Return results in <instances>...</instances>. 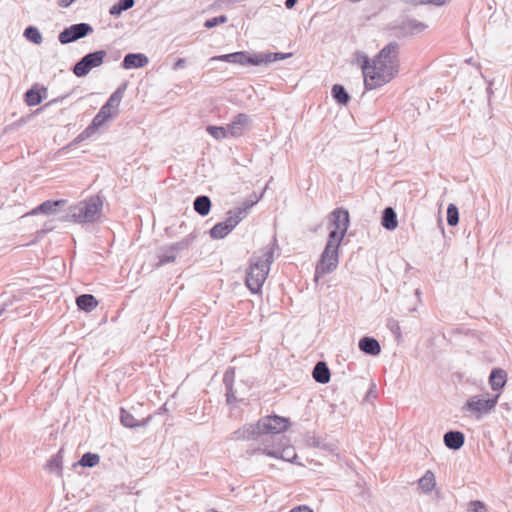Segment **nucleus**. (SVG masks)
<instances>
[{
  "label": "nucleus",
  "mask_w": 512,
  "mask_h": 512,
  "mask_svg": "<svg viewBox=\"0 0 512 512\" xmlns=\"http://www.w3.org/2000/svg\"><path fill=\"white\" fill-rule=\"evenodd\" d=\"M398 54L399 45L396 42L384 46L372 61L368 56L358 54L357 61L360 63L367 90L388 83L398 74Z\"/></svg>",
  "instance_id": "nucleus-1"
},
{
  "label": "nucleus",
  "mask_w": 512,
  "mask_h": 512,
  "mask_svg": "<svg viewBox=\"0 0 512 512\" xmlns=\"http://www.w3.org/2000/svg\"><path fill=\"white\" fill-rule=\"evenodd\" d=\"M329 220L332 229L315 267V281H318L319 277L323 275L332 273L338 266L339 247L350 225L349 211L338 207L330 213Z\"/></svg>",
  "instance_id": "nucleus-2"
},
{
  "label": "nucleus",
  "mask_w": 512,
  "mask_h": 512,
  "mask_svg": "<svg viewBox=\"0 0 512 512\" xmlns=\"http://www.w3.org/2000/svg\"><path fill=\"white\" fill-rule=\"evenodd\" d=\"M277 247L276 238L271 245L267 246L262 255L254 253L249 260L245 283L247 288L253 294L261 292L262 286L267 279L270 266L274 261V250Z\"/></svg>",
  "instance_id": "nucleus-3"
},
{
  "label": "nucleus",
  "mask_w": 512,
  "mask_h": 512,
  "mask_svg": "<svg viewBox=\"0 0 512 512\" xmlns=\"http://www.w3.org/2000/svg\"><path fill=\"white\" fill-rule=\"evenodd\" d=\"M103 200L100 196H93L87 200L80 201L69 208L67 213L60 220L75 223H93L101 215Z\"/></svg>",
  "instance_id": "nucleus-4"
},
{
  "label": "nucleus",
  "mask_w": 512,
  "mask_h": 512,
  "mask_svg": "<svg viewBox=\"0 0 512 512\" xmlns=\"http://www.w3.org/2000/svg\"><path fill=\"white\" fill-rule=\"evenodd\" d=\"M196 238L197 234L192 232L178 242L159 247L156 251L157 261L153 264V267L158 269L166 264L174 263L180 252L188 249Z\"/></svg>",
  "instance_id": "nucleus-5"
},
{
  "label": "nucleus",
  "mask_w": 512,
  "mask_h": 512,
  "mask_svg": "<svg viewBox=\"0 0 512 512\" xmlns=\"http://www.w3.org/2000/svg\"><path fill=\"white\" fill-rule=\"evenodd\" d=\"M257 425L259 427L260 438L265 435H270L271 438H275L288 429L290 422L288 418L272 415L261 418L257 422Z\"/></svg>",
  "instance_id": "nucleus-6"
},
{
  "label": "nucleus",
  "mask_w": 512,
  "mask_h": 512,
  "mask_svg": "<svg viewBox=\"0 0 512 512\" xmlns=\"http://www.w3.org/2000/svg\"><path fill=\"white\" fill-rule=\"evenodd\" d=\"M106 55L107 52L105 50H97L87 53L73 66L72 71L74 75L79 78L87 76L92 69L97 68L104 63Z\"/></svg>",
  "instance_id": "nucleus-7"
},
{
  "label": "nucleus",
  "mask_w": 512,
  "mask_h": 512,
  "mask_svg": "<svg viewBox=\"0 0 512 512\" xmlns=\"http://www.w3.org/2000/svg\"><path fill=\"white\" fill-rule=\"evenodd\" d=\"M498 398L499 394L492 398H485L483 395H475L466 401L461 410L463 412L469 411L479 417L480 415L491 411L496 406Z\"/></svg>",
  "instance_id": "nucleus-8"
},
{
  "label": "nucleus",
  "mask_w": 512,
  "mask_h": 512,
  "mask_svg": "<svg viewBox=\"0 0 512 512\" xmlns=\"http://www.w3.org/2000/svg\"><path fill=\"white\" fill-rule=\"evenodd\" d=\"M93 32V27L89 23L72 24L64 28L58 35V40L62 45L73 43L85 38Z\"/></svg>",
  "instance_id": "nucleus-9"
},
{
  "label": "nucleus",
  "mask_w": 512,
  "mask_h": 512,
  "mask_svg": "<svg viewBox=\"0 0 512 512\" xmlns=\"http://www.w3.org/2000/svg\"><path fill=\"white\" fill-rule=\"evenodd\" d=\"M259 198L245 200L241 206L227 212L226 220L222 221L230 232L247 217L249 210L258 202Z\"/></svg>",
  "instance_id": "nucleus-10"
},
{
  "label": "nucleus",
  "mask_w": 512,
  "mask_h": 512,
  "mask_svg": "<svg viewBox=\"0 0 512 512\" xmlns=\"http://www.w3.org/2000/svg\"><path fill=\"white\" fill-rule=\"evenodd\" d=\"M215 61H223L232 64L239 65H254L256 66V57L255 53H250L248 51H237L230 54H223L213 56L209 59V62Z\"/></svg>",
  "instance_id": "nucleus-11"
},
{
  "label": "nucleus",
  "mask_w": 512,
  "mask_h": 512,
  "mask_svg": "<svg viewBox=\"0 0 512 512\" xmlns=\"http://www.w3.org/2000/svg\"><path fill=\"white\" fill-rule=\"evenodd\" d=\"M427 25L414 18H406L394 27V34L397 37H408L423 32Z\"/></svg>",
  "instance_id": "nucleus-12"
},
{
  "label": "nucleus",
  "mask_w": 512,
  "mask_h": 512,
  "mask_svg": "<svg viewBox=\"0 0 512 512\" xmlns=\"http://www.w3.org/2000/svg\"><path fill=\"white\" fill-rule=\"evenodd\" d=\"M251 123L250 117L245 113L237 114L234 119L227 125V131L231 137H239L243 135L246 128Z\"/></svg>",
  "instance_id": "nucleus-13"
},
{
  "label": "nucleus",
  "mask_w": 512,
  "mask_h": 512,
  "mask_svg": "<svg viewBox=\"0 0 512 512\" xmlns=\"http://www.w3.org/2000/svg\"><path fill=\"white\" fill-rule=\"evenodd\" d=\"M231 440H259V427L256 424H245L243 427L235 430L231 436Z\"/></svg>",
  "instance_id": "nucleus-14"
},
{
  "label": "nucleus",
  "mask_w": 512,
  "mask_h": 512,
  "mask_svg": "<svg viewBox=\"0 0 512 512\" xmlns=\"http://www.w3.org/2000/svg\"><path fill=\"white\" fill-rule=\"evenodd\" d=\"M152 416L149 415L142 419H136L135 416L125 408L120 409V422L127 428L145 427L151 421Z\"/></svg>",
  "instance_id": "nucleus-15"
},
{
  "label": "nucleus",
  "mask_w": 512,
  "mask_h": 512,
  "mask_svg": "<svg viewBox=\"0 0 512 512\" xmlns=\"http://www.w3.org/2000/svg\"><path fill=\"white\" fill-rule=\"evenodd\" d=\"M149 62L148 57L143 53H128L125 55L121 66L125 70L142 68Z\"/></svg>",
  "instance_id": "nucleus-16"
},
{
  "label": "nucleus",
  "mask_w": 512,
  "mask_h": 512,
  "mask_svg": "<svg viewBox=\"0 0 512 512\" xmlns=\"http://www.w3.org/2000/svg\"><path fill=\"white\" fill-rule=\"evenodd\" d=\"M259 452H261L267 456H270L273 458H281V459H284L289 462H292L293 459H295L297 457V455L291 449H284L282 451H279V450H275V449H268L267 447H265V448L259 447L252 451H249V450L247 451V453L250 455H254Z\"/></svg>",
  "instance_id": "nucleus-17"
},
{
  "label": "nucleus",
  "mask_w": 512,
  "mask_h": 512,
  "mask_svg": "<svg viewBox=\"0 0 512 512\" xmlns=\"http://www.w3.org/2000/svg\"><path fill=\"white\" fill-rule=\"evenodd\" d=\"M67 203V200L61 199V200H46L42 202L40 205H38L36 208H34L30 214L36 215V214H45L50 215L54 214L58 211V209L62 206H64Z\"/></svg>",
  "instance_id": "nucleus-18"
},
{
  "label": "nucleus",
  "mask_w": 512,
  "mask_h": 512,
  "mask_svg": "<svg viewBox=\"0 0 512 512\" xmlns=\"http://www.w3.org/2000/svg\"><path fill=\"white\" fill-rule=\"evenodd\" d=\"M292 56V53L283 52H259L255 53L256 66L267 65L276 61L284 60Z\"/></svg>",
  "instance_id": "nucleus-19"
},
{
  "label": "nucleus",
  "mask_w": 512,
  "mask_h": 512,
  "mask_svg": "<svg viewBox=\"0 0 512 512\" xmlns=\"http://www.w3.org/2000/svg\"><path fill=\"white\" fill-rule=\"evenodd\" d=\"M444 444L451 450H459L465 442V436L461 431L449 430L444 434Z\"/></svg>",
  "instance_id": "nucleus-20"
},
{
  "label": "nucleus",
  "mask_w": 512,
  "mask_h": 512,
  "mask_svg": "<svg viewBox=\"0 0 512 512\" xmlns=\"http://www.w3.org/2000/svg\"><path fill=\"white\" fill-rule=\"evenodd\" d=\"M359 349L370 356H377L381 352V346L379 342L370 336H364L359 340L358 343Z\"/></svg>",
  "instance_id": "nucleus-21"
},
{
  "label": "nucleus",
  "mask_w": 512,
  "mask_h": 512,
  "mask_svg": "<svg viewBox=\"0 0 512 512\" xmlns=\"http://www.w3.org/2000/svg\"><path fill=\"white\" fill-rule=\"evenodd\" d=\"M47 95V88L38 89L37 85L32 86L25 92V102L28 106H36L41 103Z\"/></svg>",
  "instance_id": "nucleus-22"
},
{
  "label": "nucleus",
  "mask_w": 512,
  "mask_h": 512,
  "mask_svg": "<svg viewBox=\"0 0 512 512\" xmlns=\"http://www.w3.org/2000/svg\"><path fill=\"white\" fill-rule=\"evenodd\" d=\"M127 82L122 83L108 98L104 104L109 110H112L115 114L118 113L120 102L123 99L124 93L127 89Z\"/></svg>",
  "instance_id": "nucleus-23"
},
{
  "label": "nucleus",
  "mask_w": 512,
  "mask_h": 512,
  "mask_svg": "<svg viewBox=\"0 0 512 512\" xmlns=\"http://www.w3.org/2000/svg\"><path fill=\"white\" fill-rule=\"evenodd\" d=\"M312 375L314 380L320 384L328 383L331 378V373L328 368V365L323 361H319L316 363V365L313 368Z\"/></svg>",
  "instance_id": "nucleus-24"
},
{
  "label": "nucleus",
  "mask_w": 512,
  "mask_h": 512,
  "mask_svg": "<svg viewBox=\"0 0 512 512\" xmlns=\"http://www.w3.org/2000/svg\"><path fill=\"white\" fill-rule=\"evenodd\" d=\"M381 225L388 231H393L398 227L397 214L392 207H386L383 210Z\"/></svg>",
  "instance_id": "nucleus-25"
},
{
  "label": "nucleus",
  "mask_w": 512,
  "mask_h": 512,
  "mask_svg": "<svg viewBox=\"0 0 512 512\" xmlns=\"http://www.w3.org/2000/svg\"><path fill=\"white\" fill-rule=\"evenodd\" d=\"M507 380V374L503 369L494 368L489 376V383L493 390H500L504 387Z\"/></svg>",
  "instance_id": "nucleus-26"
},
{
  "label": "nucleus",
  "mask_w": 512,
  "mask_h": 512,
  "mask_svg": "<svg viewBox=\"0 0 512 512\" xmlns=\"http://www.w3.org/2000/svg\"><path fill=\"white\" fill-rule=\"evenodd\" d=\"M76 304L79 310L91 312L97 307L98 301L92 294H82L77 296Z\"/></svg>",
  "instance_id": "nucleus-27"
},
{
  "label": "nucleus",
  "mask_w": 512,
  "mask_h": 512,
  "mask_svg": "<svg viewBox=\"0 0 512 512\" xmlns=\"http://www.w3.org/2000/svg\"><path fill=\"white\" fill-rule=\"evenodd\" d=\"M114 115L116 114L112 110H109L107 107L103 105L98 111V113L94 116L90 125L94 130H97L100 127H102Z\"/></svg>",
  "instance_id": "nucleus-28"
},
{
  "label": "nucleus",
  "mask_w": 512,
  "mask_h": 512,
  "mask_svg": "<svg viewBox=\"0 0 512 512\" xmlns=\"http://www.w3.org/2000/svg\"><path fill=\"white\" fill-rule=\"evenodd\" d=\"M211 200L206 195L197 196L193 202V208L200 216H207L211 210Z\"/></svg>",
  "instance_id": "nucleus-29"
},
{
  "label": "nucleus",
  "mask_w": 512,
  "mask_h": 512,
  "mask_svg": "<svg viewBox=\"0 0 512 512\" xmlns=\"http://www.w3.org/2000/svg\"><path fill=\"white\" fill-rule=\"evenodd\" d=\"M307 444L314 448L323 449L326 451H329L331 453H334L337 450V447L335 444L326 442L325 440L316 437V436H310L307 438Z\"/></svg>",
  "instance_id": "nucleus-30"
},
{
  "label": "nucleus",
  "mask_w": 512,
  "mask_h": 512,
  "mask_svg": "<svg viewBox=\"0 0 512 512\" xmlns=\"http://www.w3.org/2000/svg\"><path fill=\"white\" fill-rule=\"evenodd\" d=\"M135 5V0H118L109 9V14L114 17L120 16L124 11L131 9Z\"/></svg>",
  "instance_id": "nucleus-31"
},
{
  "label": "nucleus",
  "mask_w": 512,
  "mask_h": 512,
  "mask_svg": "<svg viewBox=\"0 0 512 512\" xmlns=\"http://www.w3.org/2000/svg\"><path fill=\"white\" fill-rule=\"evenodd\" d=\"M331 94L335 101L339 103L340 105H346L349 100L350 96L343 85L335 84L332 87Z\"/></svg>",
  "instance_id": "nucleus-32"
},
{
  "label": "nucleus",
  "mask_w": 512,
  "mask_h": 512,
  "mask_svg": "<svg viewBox=\"0 0 512 512\" xmlns=\"http://www.w3.org/2000/svg\"><path fill=\"white\" fill-rule=\"evenodd\" d=\"M435 476L430 470L426 471L425 474L419 479V487L423 492L429 493L435 486Z\"/></svg>",
  "instance_id": "nucleus-33"
},
{
  "label": "nucleus",
  "mask_w": 512,
  "mask_h": 512,
  "mask_svg": "<svg viewBox=\"0 0 512 512\" xmlns=\"http://www.w3.org/2000/svg\"><path fill=\"white\" fill-rule=\"evenodd\" d=\"M95 132H96V130H94L91 127V125L89 124L77 137H75L73 139V141H71L67 146H65L63 148V150L69 149V148H72V147L78 145L82 141L90 138Z\"/></svg>",
  "instance_id": "nucleus-34"
},
{
  "label": "nucleus",
  "mask_w": 512,
  "mask_h": 512,
  "mask_svg": "<svg viewBox=\"0 0 512 512\" xmlns=\"http://www.w3.org/2000/svg\"><path fill=\"white\" fill-rule=\"evenodd\" d=\"M100 461V456L96 453L92 452H86L82 455L80 460L78 461V464L83 467H89L92 468L96 466Z\"/></svg>",
  "instance_id": "nucleus-35"
},
{
  "label": "nucleus",
  "mask_w": 512,
  "mask_h": 512,
  "mask_svg": "<svg viewBox=\"0 0 512 512\" xmlns=\"http://www.w3.org/2000/svg\"><path fill=\"white\" fill-rule=\"evenodd\" d=\"M230 233V229L226 227V224L219 222L215 224L209 231L212 239H223Z\"/></svg>",
  "instance_id": "nucleus-36"
},
{
  "label": "nucleus",
  "mask_w": 512,
  "mask_h": 512,
  "mask_svg": "<svg viewBox=\"0 0 512 512\" xmlns=\"http://www.w3.org/2000/svg\"><path fill=\"white\" fill-rule=\"evenodd\" d=\"M24 36L34 44H41L43 41L42 34L39 29L35 26H28L24 30Z\"/></svg>",
  "instance_id": "nucleus-37"
},
{
  "label": "nucleus",
  "mask_w": 512,
  "mask_h": 512,
  "mask_svg": "<svg viewBox=\"0 0 512 512\" xmlns=\"http://www.w3.org/2000/svg\"><path fill=\"white\" fill-rule=\"evenodd\" d=\"M62 451L63 449H60L58 453L53 455L51 459L47 462V469H49L50 472H60L62 469Z\"/></svg>",
  "instance_id": "nucleus-38"
},
{
  "label": "nucleus",
  "mask_w": 512,
  "mask_h": 512,
  "mask_svg": "<svg viewBox=\"0 0 512 512\" xmlns=\"http://www.w3.org/2000/svg\"><path fill=\"white\" fill-rule=\"evenodd\" d=\"M206 131L212 136L214 137L215 139L217 140H221V139H224L229 135V132L227 131V126L226 127H223V126H213V125H209L207 126L206 128Z\"/></svg>",
  "instance_id": "nucleus-39"
},
{
  "label": "nucleus",
  "mask_w": 512,
  "mask_h": 512,
  "mask_svg": "<svg viewBox=\"0 0 512 512\" xmlns=\"http://www.w3.org/2000/svg\"><path fill=\"white\" fill-rule=\"evenodd\" d=\"M459 222V211L456 205L449 204L447 207V223L450 226H455Z\"/></svg>",
  "instance_id": "nucleus-40"
},
{
  "label": "nucleus",
  "mask_w": 512,
  "mask_h": 512,
  "mask_svg": "<svg viewBox=\"0 0 512 512\" xmlns=\"http://www.w3.org/2000/svg\"><path fill=\"white\" fill-rule=\"evenodd\" d=\"M228 20L227 16L225 15H219V16H216V17H213V18H210V19H207L205 22H204V27L207 28V29H211V28H214L216 27L217 25L219 24H223V23H226Z\"/></svg>",
  "instance_id": "nucleus-41"
},
{
  "label": "nucleus",
  "mask_w": 512,
  "mask_h": 512,
  "mask_svg": "<svg viewBox=\"0 0 512 512\" xmlns=\"http://www.w3.org/2000/svg\"><path fill=\"white\" fill-rule=\"evenodd\" d=\"M387 327L398 340L401 338V328L397 320L389 319L387 321Z\"/></svg>",
  "instance_id": "nucleus-42"
},
{
  "label": "nucleus",
  "mask_w": 512,
  "mask_h": 512,
  "mask_svg": "<svg viewBox=\"0 0 512 512\" xmlns=\"http://www.w3.org/2000/svg\"><path fill=\"white\" fill-rule=\"evenodd\" d=\"M234 377H235V368L234 367H229L225 373H224V376H223V383L225 386H232L233 385V382H234Z\"/></svg>",
  "instance_id": "nucleus-43"
},
{
  "label": "nucleus",
  "mask_w": 512,
  "mask_h": 512,
  "mask_svg": "<svg viewBox=\"0 0 512 512\" xmlns=\"http://www.w3.org/2000/svg\"><path fill=\"white\" fill-rule=\"evenodd\" d=\"M469 510L472 512H486V506L482 501L473 500L469 503Z\"/></svg>",
  "instance_id": "nucleus-44"
},
{
  "label": "nucleus",
  "mask_w": 512,
  "mask_h": 512,
  "mask_svg": "<svg viewBox=\"0 0 512 512\" xmlns=\"http://www.w3.org/2000/svg\"><path fill=\"white\" fill-rule=\"evenodd\" d=\"M404 1L407 2V3L414 4V5H417V4H433V5L441 6V5L445 4V2L447 0H404Z\"/></svg>",
  "instance_id": "nucleus-45"
},
{
  "label": "nucleus",
  "mask_w": 512,
  "mask_h": 512,
  "mask_svg": "<svg viewBox=\"0 0 512 512\" xmlns=\"http://www.w3.org/2000/svg\"><path fill=\"white\" fill-rule=\"evenodd\" d=\"M16 301H19V299H18V298H16L15 296H12V297H10L9 299L5 300V301L2 303L1 307H0V316H2V315H3V313H4V312L9 308V307L13 306V305H14V303H15Z\"/></svg>",
  "instance_id": "nucleus-46"
},
{
  "label": "nucleus",
  "mask_w": 512,
  "mask_h": 512,
  "mask_svg": "<svg viewBox=\"0 0 512 512\" xmlns=\"http://www.w3.org/2000/svg\"><path fill=\"white\" fill-rule=\"evenodd\" d=\"M225 388H226V393H225L226 402L228 404L235 403L237 401V398H236L235 393H234L233 385L232 386H225Z\"/></svg>",
  "instance_id": "nucleus-47"
},
{
  "label": "nucleus",
  "mask_w": 512,
  "mask_h": 512,
  "mask_svg": "<svg viewBox=\"0 0 512 512\" xmlns=\"http://www.w3.org/2000/svg\"><path fill=\"white\" fill-rule=\"evenodd\" d=\"M185 65H186V60L184 58H178L176 60V62L173 64L172 69L178 70V69L184 68Z\"/></svg>",
  "instance_id": "nucleus-48"
},
{
  "label": "nucleus",
  "mask_w": 512,
  "mask_h": 512,
  "mask_svg": "<svg viewBox=\"0 0 512 512\" xmlns=\"http://www.w3.org/2000/svg\"><path fill=\"white\" fill-rule=\"evenodd\" d=\"M290 512H313V510L307 505H299L291 509Z\"/></svg>",
  "instance_id": "nucleus-49"
},
{
  "label": "nucleus",
  "mask_w": 512,
  "mask_h": 512,
  "mask_svg": "<svg viewBox=\"0 0 512 512\" xmlns=\"http://www.w3.org/2000/svg\"><path fill=\"white\" fill-rule=\"evenodd\" d=\"M75 0H57L58 6L62 8L69 7Z\"/></svg>",
  "instance_id": "nucleus-50"
},
{
  "label": "nucleus",
  "mask_w": 512,
  "mask_h": 512,
  "mask_svg": "<svg viewBox=\"0 0 512 512\" xmlns=\"http://www.w3.org/2000/svg\"><path fill=\"white\" fill-rule=\"evenodd\" d=\"M65 97L66 96L62 97L61 100L64 99ZM59 101H60L59 98L53 99V100L49 101L48 103H46L42 108H40V110L44 109L45 107L51 106L53 104H57Z\"/></svg>",
  "instance_id": "nucleus-51"
},
{
  "label": "nucleus",
  "mask_w": 512,
  "mask_h": 512,
  "mask_svg": "<svg viewBox=\"0 0 512 512\" xmlns=\"http://www.w3.org/2000/svg\"><path fill=\"white\" fill-rule=\"evenodd\" d=\"M297 2H298V0H285V6L288 9H291L296 5Z\"/></svg>",
  "instance_id": "nucleus-52"
},
{
  "label": "nucleus",
  "mask_w": 512,
  "mask_h": 512,
  "mask_svg": "<svg viewBox=\"0 0 512 512\" xmlns=\"http://www.w3.org/2000/svg\"><path fill=\"white\" fill-rule=\"evenodd\" d=\"M51 229H52V228H46L45 230H42V233H45V232H47V231H49V230H51Z\"/></svg>",
  "instance_id": "nucleus-53"
},
{
  "label": "nucleus",
  "mask_w": 512,
  "mask_h": 512,
  "mask_svg": "<svg viewBox=\"0 0 512 512\" xmlns=\"http://www.w3.org/2000/svg\"><path fill=\"white\" fill-rule=\"evenodd\" d=\"M351 2H359L360 0H350Z\"/></svg>",
  "instance_id": "nucleus-54"
}]
</instances>
